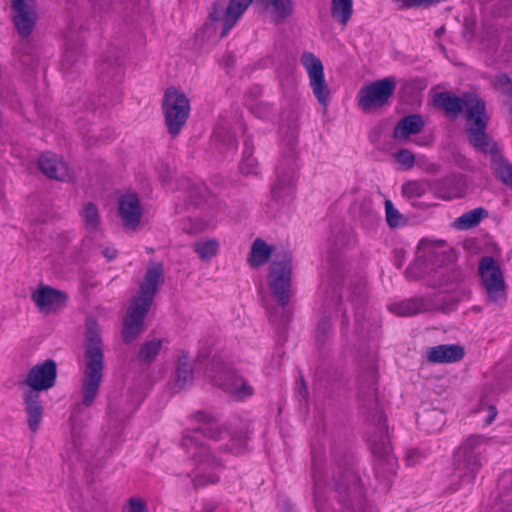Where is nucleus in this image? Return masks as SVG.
<instances>
[{"label":"nucleus","mask_w":512,"mask_h":512,"mask_svg":"<svg viewBox=\"0 0 512 512\" xmlns=\"http://www.w3.org/2000/svg\"><path fill=\"white\" fill-rule=\"evenodd\" d=\"M373 453L378 456H383L388 464L393 465L394 456L391 453L390 444L386 430H381L379 441L373 440Z\"/></svg>","instance_id":"473e14b6"},{"label":"nucleus","mask_w":512,"mask_h":512,"mask_svg":"<svg viewBox=\"0 0 512 512\" xmlns=\"http://www.w3.org/2000/svg\"><path fill=\"white\" fill-rule=\"evenodd\" d=\"M484 441L482 436H469L455 453V472L463 483H472L480 471L482 467L480 448Z\"/></svg>","instance_id":"0eeeda50"},{"label":"nucleus","mask_w":512,"mask_h":512,"mask_svg":"<svg viewBox=\"0 0 512 512\" xmlns=\"http://www.w3.org/2000/svg\"><path fill=\"white\" fill-rule=\"evenodd\" d=\"M56 364L53 360H46L35 365L27 374L25 384L29 390L45 391L54 386L56 380Z\"/></svg>","instance_id":"dca6fc26"},{"label":"nucleus","mask_w":512,"mask_h":512,"mask_svg":"<svg viewBox=\"0 0 512 512\" xmlns=\"http://www.w3.org/2000/svg\"><path fill=\"white\" fill-rule=\"evenodd\" d=\"M84 52L82 43H68L64 51V60L68 64L76 62Z\"/></svg>","instance_id":"ea45409f"},{"label":"nucleus","mask_w":512,"mask_h":512,"mask_svg":"<svg viewBox=\"0 0 512 512\" xmlns=\"http://www.w3.org/2000/svg\"><path fill=\"white\" fill-rule=\"evenodd\" d=\"M329 327L330 325L328 321H322L318 326V330L323 329V331H326L327 329H329Z\"/></svg>","instance_id":"49530a36"},{"label":"nucleus","mask_w":512,"mask_h":512,"mask_svg":"<svg viewBox=\"0 0 512 512\" xmlns=\"http://www.w3.org/2000/svg\"><path fill=\"white\" fill-rule=\"evenodd\" d=\"M423 127L424 120L420 115L406 116L395 127L394 137L399 140L407 139L410 135L419 133Z\"/></svg>","instance_id":"5701e85b"},{"label":"nucleus","mask_w":512,"mask_h":512,"mask_svg":"<svg viewBox=\"0 0 512 512\" xmlns=\"http://www.w3.org/2000/svg\"><path fill=\"white\" fill-rule=\"evenodd\" d=\"M83 225L88 231H96L101 225L98 208L93 203H87L81 211Z\"/></svg>","instance_id":"2f4dec72"},{"label":"nucleus","mask_w":512,"mask_h":512,"mask_svg":"<svg viewBox=\"0 0 512 512\" xmlns=\"http://www.w3.org/2000/svg\"><path fill=\"white\" fill-rule=\"evenodd\" d=\"M464 356L463 349L458 345H439L427 351V359L433 363L456 362Z\"/></svg>","instance_id":"4be33fe9"},{"label":"nucleus","mask_w":512,"mask_h":512,"mask_svg":"<svg viewBox=\"0 0 512 512\" xmlns=\"http://www.w3.org/2000/svg\"><path fill=\"white\" fill-rule=\"evenodd\" d=\"M291 256L284 254L281 259L272 262L269 272V288L273 298L281 306L288 304L291 293Z\"/></svg>","instance_id":"9b49d317"},{"label":"nucleus","mask_w":512,"mask_h":512,"mask_svg":"<svg viewBox=\"0 0 512 512\" xmlns=\"http://www.w3.org/2000/svg\"><path fill=\"white\" fill-rule=\"evenodd\" d=\"M162 347V342L159 339H153L143 344L139 352V359L141 361H152L158 355Z\"/></svg>","instance_id":"f704fd0d"},{"label":"nucleus","mask_w":512,"mask_h":512,"mask_svg":"<svg viewBox=\"0 0 512 512\" xmlns=\"http://www.w3.org/2000/svg\"><path fill=\"white\" fill-rule=\"evenodd\" d=\"M445 258L442 242L434 245L431 241L422 240L418 246L416 260L406 270L407 277L411 280H418L432 276L433 282L437 281L439 286L448 285L451 281L444 277L443 272L437 271L442 267Z\"/></svg>","instance_id":"423d86ee"},{"label":"nucleus","mask_w":512,"mask_h":512,"mask_svg":"<svg viewBox=\"0 0 512 512\" xmlns=\"http://www.w3.org/2000/svg\"><path fill=\"white\" fill-rule=\"evenodd\" d=\"M212 216L194 213L181 221V229L188 234H197L205 231L211 224Z\"/></svg>","instance_id":"a878e982"},{"label":"nucleus","mask_w":512,"mask_h":512,"mask_svg":"<svg viewBox=\"0 0 512 512\" xmlns=\"http://www.w3.org/2000/svg\"><path fill=\"white\" fill-rule=\"evenodd\" d=\"M118 207L124 226L136 230L142 217V207L138 196L134 193L122 195L119 198Z\"/></svg>","instance_id":"6ab92c4d"},{"label":"nucleus","mask_w":512,"mask_h":512,"mask_svg":"<svg viewBox=\"0 0 512 512\" xmlns=\"http://www.w3.org/2000/svg\"><path fill=\"white\" fill-rule=\"evenodd\" d=\"M265 8L275 23H281L292 15L293 0H264Z\"/></svg>","instance_id":"b1692460"},{"label":"nucleus","mask_w":512,"mask_h":512,"mask_svg":"<svg viewBox=\"0 0 512 512\" xmlns=\"http://www.w3.org/2000/svg\"><path fill=\"white\" fill-rule=\"evenodd\" d=\"M220 243L215 238H203L193 244V249L198 257L205 262L217 256Z\"/></svg>","instance_id":"bb28decb"},{"label":"nucleus","mask_w":512,"mask_h":512,"mask_svg":"<svg viewBox=\"0 0 512 512\" xmlns=\"http://www.w3.org/2000/svg\"><path fill=\"white\" fill-rule=\"evenodd\" d=\"M418 452L416 451H410L407 453V457H406V462L409 466H414L416 465L417 463V459H418Z\"/></svg>","instance_id":"a18cd8bd"},{"label":"nucleus","mask_w":512,"mask_h":512,"mask_svg":"<svg viewBox=\"0 0 512 512\" xmlns=\"http://www.w3.org/2000/svg\"><path fill=\"white\" fill-rule=\"evenodd\" d=\"M353 14V0H331V16L346 25Z\"/></svg>","instance_id":"c756f323"},{"label":"nucleus","mask_w":512,"mask_h":512,"mask_svg":"<svg viewBox=\"0 0 512 512\" xmlns=\"http://www.w3.org/2000/svg\"><path fill=\"white\" fill-rule=\"evenodd\" d=\"M484 441L482 436H469L455 453V472L463 483H472L480 471L482 467L480 448Z\"/></svg>","instance_id":"6e6552de"},{"label":"nucleus","mask_w":512,"mask_h":512,"mask_svg":"<svg viewBox=\"0 0 512 512\" xmlns=\"http://www.w3.org/2000/svg\"><path fill=\"white\" fill-rule=\"evenodd\" d=\"M123 512H148L146 501L139 497L133 496L127 500L122 509Z\"/></svg>","instance_id":"a19ab883"},{"label":"nucleus","mask_w":512,"mask_h":512,"mask_svg":"<svg viewBox=\"0 0 512 512\" xmlns=\"http://www.w3.org/2000/svg\"><path fill=\"white\" fill-rule=\"evenodd\" d=\"M214 383L222 387L236 399H244L253 394V388L234 371L226 369L214 378Z\"/></svg>","instance_id":"f3484780"},{"label":"nucleus","mask_w":512,"mask_h":512,"mask_svg":"<svg viewBox=\"0 0 512 512\" xmlns=\"http://www.w3.org/2000/svg\"><path fill=\"white\" fill-rule=\"evenodd\" d=\"M104 372V355L99 334L89 330L83 358L80 379V401L73 407L70 421L75 424L77 415L83 408L91 407L98 397Z\"/></svg>","instance_id":"7ed1b4c3"},{"label":"nucleus","mask_w":512,"mask_h":512,"mask_svg":"<svg viewBox=\"0 0 512 512\" xmlns=\"http://www.w3.org/2000/svg\"><path fill=\"white\" fill-rule=\"evenodd\" d=\"M434 103L452 116L465 110L469 142L485 153L493 154L497 151L496 143L485 132L488 115L485 103L480 97L475 94H464L463 97H458L449 92H442L435 96Z\"/></svg>","instance_id":"f03ea898"},{"label":"nucleus","mask_w":512,"mask_h":512,"mask_svg":"<svg viewBox=\"0 0 512 512\" xmlns=\"http://www.w3.org/2000/svg\"><path fill=\"white\" fill-rule=\"evenodd\" d=\"M11 16L17 32L29 36L38 21V12L35 0H11Z\"/></svg>","instance_id":"4468645a"},{"label":"nucleus","mask_w":512,"mask_h":512,"mask_svg":"<svg viewBox=\"0 0 512 512\" xmlns=\"http://www.w3.org/2000/svg\"><path fill=\"white\" fill-rule=\"evenodd\" d=\"M31 298L40 313L49 315L65 306L67 295L49 285L41 284L32 292Z\"/></svg>","instance_id":"2eb2a0df"},{"label":"nucleus","mask_w":512,"mask_h":512,"mask_svg":"<svg viewBox=\"0 0 512 512\" xmlns=\"http://www.w3.org/2000/svg\"><path fill=\"white\" fill-rule=\"evenodd\" d=\"M163 274L161 263H151L148 266L139 291L131 299L124 317L122 334L125 342L133 341L143 331L144 319L163 283Z\"/></svg>","instance_id":"20e7f679"},{"label":"nucleus","mask_w":512,"mask_h":512,"mask_svg":"<svg viewBox=\"0 0 512 512\" xmlns=\"http://www.w3.org/2000/svg\"><path fill=\"white\" fill-rule=\"evenodd\" d=\"M240 169L242 173L246 175H252L257 173L258 162L253 156V152L250 149H246L243 152V158L241 161Z\"/></svg>","instance_id":"4c0bfd02"},{"label":"nucleus","mask_w":512,"mask_h":512,"mask_svg":"<svg viewBox=\"0 0 512 512\" xmlns=\"http://www.w3.org/2000/svg\"><path fill=\"white\" fill-rule=\"evenodd\" d=\"M193 371L191 363L187 359L179 361L174 379L170 382V387L174 392H178L192 383Z\"/></svg>","instance_id":"393cba45"},{"label":"nucleus","mask_w":512,"mask_h":512,"mask_svg":"<svg viewBox=\"0 0 512 512\" xmlns=\"http://www.w3.org/2000/svg\"><path fill=\"white\" fill-rule=\"evenodd\" d=\"M300 61L308 74L313 95L318 103L326 108L331 101V90L325 79L321 60L311 52H304Z\"/></svg>","instance_id":"ddd939ff"},{"label":"nucleus","mask_w":512,"mask_h":512,"mask_svg":"<svg viewBox=\"0 0 512 512\" xmlns=\"http://www.w3.org/2000/svg\"><path fill=\"white\" fill-rule=\"evenodd\" d=\"M426 192V185L420 181H409L402 187V194L409 200H414Z\"/></svg>","instance_id":"e433bc0d"},{"label":"nucleus","mask_w":512,"mask_h":512,"mask_svg":"<svg viewBox=\"0 0 512 512\" xmlns=\"http://www.w3.org/2000/svg\"><path fill=\"white\" fill-rule=\"evenodd\" d=\"M104 257H106L108 260H113L117 256V251L113 247H104L101 250Z\"/></svg>","instance_id":"c03bdc74"},{"label":"nucleus","mask_w":512,"mask_h":512,"mask_svg":"<svg viewBox=\"0 0 512 512\" xmlns=\"http://www.w3.org/2000/svg\"><path fill=\"white\" fill-rule=\"evenodd\" d=\"M397 85L395 77H387L362 87L358 93V105L362 111L370 113L385 106L392 97Z\"/></svg>","instance_id":"1a4fd4ad"},{"label":"nucleus","mask_w":512,"mask_h":512,"mask_svg":"<svg viewBox=\"0 0 512 512\" xmlns=\"http://www.w3.org/2000/svg\"><path fill=\"white\" fill-rule=\"evenodd\" d=\"M493 418H495V414H493L490 419H489V422H491L493 420Z\"/></svg>","instance_id":"09e8293b"},{"label":"nucleus","mask_w":512,"mask_h":512,"mask_svg":"<svg viewBox=\"0 0 512 512\" xmlns=\"http://www.w3.org/2000/svg\"><path fill=\"white\" fill-rule=\"evenodd\" d=\"M294 192L293 174L288 173L284 176H278L276 183L272 188V195L278 201L289 200Z\"/></svg>","instance_id":"c85d7f7f"},{"label":"nucleus","mask_w":512,"mask_h":512,"mask_svg":"<svg viewBox=\"0 0 512 512\" xmlns=\"http://www.w3.org/2000/svg\"><path fill=\"white\" fill-rule=\"evenodd\" d=\"M25 411L27 413L28 427L32 432H36L41 424L44 408L41 404L40 393L34 390H26L23 394Z\"/></svg>","instance_id":"aec40b11"},{"label":"nucleus","mask_w":512,"mask_h":512,"mask_svg":"<svg viewBox=\"0 0 512 512\" xmlns=\"http://www.w3.org/2000/svg\"><path fill=\"white\" fill-rule=\"evenodd\" d=\"M386 220L391 227L399 225L401 215L399 211L393 206L392 202L387 200L385 202Z\"/></svg>","instance_id":"37998d69"},{"label":"nucleus","mask_w":512,"mask_h":512,"mask_svg":"<svg viewBox=\"0 0 512 512\" xmlns=\"http://www.w3.org/2000/svg\"><path fill=\"white\" fill-rule=\"evenodd\" d=\"M253 0H216L209 11L203 30L208 39L224 38L236 25Z\"/></svg>","instance_id":"39448f33"},{"label":"nucleus","mask_w":512,"mask_h":512,"mask_svg":"<svg viewBox=\"0 0 512 512\" xmlns=\"http://www.w3.org/2000/svg\"><path fill=\"white\" fill-rule=\"evenodd\" d=\"M42 173L49 178L59 181L71 180L73 175L68 164L58 155L46 152L38 160Z\"/></svg>","instance_id":"a211bd4d"},{"label":"nucleus","mask_w":512,"mask_h":512,"mask_svg":"<svg viewBox=\"0 0 512 512\" xmlns=\"http://www.w3.org/2000/svg\"><path fill=\"white\" fill-rule=\"evenodd\" d=\"M163 111L169 133L178 135L190 113L189 100L183 93L170 88L165 93Z\"/></svg>","instance_id":"9d476101"},{"label":"nucleus","mask_w":512,"mask_h":512,"mask_svg":"<svg viewBox=\"0 0 512 512\" xmlns=\"http://www.w3.org/2000/svg\"><path fill=\"white\" fill-rule=\"evenodd\" d=\"M390 310L399 316H411L421 311V305L417 301L408 300L391 305Z\"/></svg>","instance_id":"72a5a7b5"},{"label":"nucleus","mask_w":512,"mask_h":512,"mask_svg":"<svg viewBox=\"0 0 512 512\" xmlns=\"http://www.w3.org/2000/svg\"><path fill=\"white\" fill-rule=\"evenodd\" d=\"M482 286L490 302L502 304L506 300V284L502 270L492 257L482 258L479 264Z\"/></svg>","instance_id":"f8f14e48"},{"label":"nucleus","mask_w":512,"mask_h":512,"mask_svg":"<svg viewBox=\"0 0 512 512\" xmlns=\"http://www.w3.org/2000/svg\"><path fill=\"white\" fill-rule=\"evenodd\" d=\"M491 83L494 89L500 93L507 95L512 93V81L507 74L502 73L494 76Z\"/></svg>","instance_id":"58836bf2"},{"label":"nucleus","mask_w":512,"mask_h":512,"mask_svg":"<svg viewBox=\"0 0 512 512\" xmlns=\"http://www.w3.org/2000/svg\"><path fill=\"white\" fill-rule=\"evenodd\" d=\"M271 254V247L264 240L258 238L252 244L249 263L253 267L262 266L268 261Z\"/></svg>","instance_id":"cd10ccee"},{"label":"nucleus","mask_w":512,"mask_h":512,"mask_svg":"<svg viewBox=\"0 0 512 512\" xmlns=\"http://www.w3.org/2000/svg\"><path fill=\"white\" fill-rule=\"evenodd\" d=\"M496 176L505 184L512 186V165L508 162L497 159L493 164Z\"/></svg>","instance_id":"c9c22d12"},{"label":"nucleus","mask_w":512,"mask_h":512,"mask_svg":"<svg viewBox=\"0 0 512 512\" xmlns=\"http://www.w3.org/2000/svg\"><path fill=\"white\" fill-rule=\"evenodd\" d=\"M493 512H509V511L504 508L498 507V508H495Z\"/></svg>","instance_id":"de8ad7c7"},{"label":"nucleus","mask_w":512,"mask_h":512,"mask_svg":"<svg viewBox=\"0 0 512 512\" xmlns=\"http://www.w3.org/2000/svg\"><path fill=\"white\" fill-rule=\"evenodd\" d=\"M195 420L199 425L184 434L181 445L195 464L193 485L201 488L219 480L223 463L214 451L238 456L247 448V436L243 427L221 426L207 414H197Z\"/></svg>","instance_id":"f257e3e1"},{"label":"nucleus","mask_w":512,"mask_h":512,"mask_svg":"<svg viewBox=\"0 0 512 512\" xmlns=\"http://www.w3.org/2000/svg\"><path fill=\"white\" fill-rule=\"evenodd\" d=\"M487 216V211L484 208H475L462 214L455 221V226L458 229H469L480 223V221Z\"/></svg>","instance_id":"7c9ffc66"},{"label":"nucleus","mask_w":512,"mask_h":512,"mask_svg":"<svg viewBox=\"0 0 512 512\" xmlns=\"http://www.w3.org/2000/svg\"><path fill=\"white\" fill-rule=\"evenodd\" d=\"M468 185L466 177L462 174L454 175L440 182L436 188L439 197L445 200L463 197Z\"/></svg>","instance_id":"412c9836"},{"label":"nucleus","mask_w":512,"mask_h":512,"mask_svg":"<svg viewBox=\"0 0 512 512\" xmlns=\"http://www.w3.org/2000/svg\"><path fill=\"white\" fill-rule=\"evenodd\" d=\"M396 161L404 168V169H411L414 166L415 163V156L414 154L407 149L400 150L395 155Z\"/></svg>","instance_id":"79ce46f5"}]
</instances>
